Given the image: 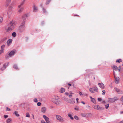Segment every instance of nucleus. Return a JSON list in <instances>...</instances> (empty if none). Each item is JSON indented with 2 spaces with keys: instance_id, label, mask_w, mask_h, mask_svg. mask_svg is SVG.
I'll use <instances>...</instances> for the list:
<instances>
[{
  "instance_id": "obj_30",
  "label": "nucleus",
  "mask_w": 123,
  "mask_h": 123,
  "mask_svg": "<svg viewBox=\"0 0 123 123\" xmlns=\"http://www.w3.org/2000/svg\"><path fill=\"white\" fill-rule=\"evenodd\" d=\"M86 117H90L91 115V114L90 113H86Z\"/></svg>"
},
{
  "instance_id": "obj_36",
  "label": "nucleus",
  "mask_w": 123,
  "mask_h": 123,
  "mask_svg": "<svg viewBox=\"0 0 123 123\" xmlns=\"http://www.w3.org/2000/svg\"><path fill=\"white\" fill-rule=\"evenodd\" d=\"M42 9L43 12L45 13H46V12L45 9L43 7H42Z\"/></svg>"
},
{
  "instance_id": "obj_4",
  "label": "nucleus",
  "mask_w": 123,
  "mask_h": 123,
  "mask_svg": "<svg viewBox=\"0 0 123 123\" xmlns=\"http://www.w3.org/2000/svg\"><path fill=\"white\" fill-rule=\"evenodd\" d=\"M56 118L60 122H63L64 121V118L59 115H56Z\"/></svg>"
},
{
  "instance_id": "obj_33",
  "label": "nucleus",
  "mask_w": 123,
  "mask_h": 123,
  "mask_svg": "<svg viewBox=\"0 0 123 123\" xmlns=\"http://www.w3.org/2000/svg\"><path fill=\"white\" fill-rule=\"evenodd\" d=\"M6 68H5V67L3 65V67H1V70L2 71H3Z\"/></svg>"
},
{
  "instance_id": "obj_9",
  "label": "nucleus",
  "mask_w": 123,
  "mask_h": 123,
  "mask_svg": "<svg viewBox=\"0 0 123 123\" xmlns=\"http://www.w3.org/2000/svg\"><path fill=\"white\" fill-rule=\"evenodd\" d=\"M16 53V51L13 50L11 51L8 54L9 56L10 57H11L13 56L15 53Z\"/></svg>"
},
{
  "instance_id": "obj_40",
  "label": "nucleus",
  "mask_w": 123,
  "mask_h": 123,
  "mask_svg": "<svg viewBox=\"0 0 123 123\" xmlns=\"http://www.w3.org/2000/svg\"><path fill=\"white\" fill-rule=\"evenodd\" d=\"M41 123H46L44 120H41Z\"/></svg>"
},
{
  "instance_id": "obj_54",
  "label": "nucleus",
  "mask_w": 123,
  "mask_h": 123,
  "mask_svg": "<svg viewBox=\"0 0 123 123\" xmlns=\"http://www.w3.org/2000/svg\"><path fill=\"white\" fill-rule=\"evenodd\" d=\"M79 93L80 96H82V93L81 92H79Z\"/></svg>"
},
{
  "instance_id": "obj_53",
  "label": "nucleus",
  "mask_w": 123,
  "mask_h": 123,
  "mask_svg": "<svg viewBox=\"0 0 123 123\" xmlns=\"http://www.w3.org/2000/svg\"><path fill=\"white\" fill-rule=\"evenodd\" d=\"M46 123H50V121H49L48 120V121H46Z\"/></svg>"
},
{
  "instance_id": "obj_58",
  "label": "nucleus",
  "mask_w": 123,
  "mask_h": 123,
  "mask_svg": "<svg viewBox=\"0 0 123 123\" xmlns=\"http://www.w3.org/2000/svg\"><path fill=\"white\" fill-rule=\"evenodd\" d=\"M65 94L66 95H68L69 94L68 93V92H66L65 93Z\"/></svg>"
},
{
  "instance_id": "obj_59",
  "label": "nucleus",
  "mask_w": 123,
  "mask_h": 123,
  "mask_svg": "<svg viewBox=\"0 0 123 123\" xmlns=\"http://www.w3.org/2000/svg\"><path fill=\"white\" fill-rule=\"evenodd\" d=\"M27 17V15H24V16H23V18H24V17Z\"/></svg>"
},
{
  "instance_id": "obj_61",
  "label": "nucleus",
  "mask_w": 123,
  "mask_h": 123,
  "mask_svg": "<svg viewBox=\"0 0 123 123\" xmlns=\"http://www.w3.org/2000/svg\"><path fill=\"white\" fill-rule=\"evenodd\" d=\"M81 103L84 104H85V102L83 101H82Z\"/></svg>"
},
{
  "instance_id": "obj_57",
  "label": "nucleus",
  "mask_w": 123,
  "mask_h": 123,
  "mask_svg": "<svg viewBox=\"0 0 123 123\" xmlns=\"http://www.w3.org/2000/svg\"><path fill=\"white\" fill-rule=\"evenodd\" d=\"M72 95H70L69 96V97L70 98H71V97H72Z\"/></svg>"
},
{
  "instance_id": "obj_39",
  "label": "nucleus",
  "mask_w": 123,
  "mask_h": 123,
  "mask_svg": "<svg viewBox=\"0 0 123 123\" xmlns=\"http://www.w3.org/2000/svg\"><path fill=\"white\" fill-rule=\"evenodd\" d=\"M4 50L2 49H1L0 50V55L4 52Z\"/></svg>"
},
{
  "instance_id": "obj_47",
  "label": "nucleus",
  "mask_w": 123,
  "mask_h": 123,
  "mask_svg": "<svg viewBox=\"0 0 123 123\" xmlns=\"http://www.w3.org/2000/svg\"><path fill=\"white\" fill-rule=\"evenodd\" d=\"M74 109L76 110H78L79 109V108L78 107L76 106L74 108Z\"/></svg>"
},
{
  "instance_id": "obj_37",
  "label": "nucleus",
  "mask_w": 123,
  "mask_h": 123,
  "mask_svg": "<svg viewBox=\"0 0 123 123\" xmlns=\"http://www.w3.org/2000/svg\"><path fill=\"white\" fill-rule=\"evenodd\" d=\"M106 108V109H107L109 107V104H107L105 105V106Z\"/></svg>"
},
{
  "instance_id": "obj_62",
  "label": "nucleus",
  "mask_w": 123,
  "mask_h": 123,
  "mask_svg": "<svg viewBox=\"0 0 123 123\" xmlns=\"http://www.w3.org/2000/svg\"><path fill=\"white\" fill-rule=\"evenodd\" d=\"M68 85H69L70 86H71V84H69V83L68 84Z\"/></svg>"
},
{
  "instance_id": "obj_29",
  "label": "nucleus",
  "mask_w": 123,
  "mask_h": 123,
  "mask_svg": "<svg viewBox=\"0 0 123 123\" xmlns=\"http://www.w3.org/2000/svg\"><path fill=\"white\" fill-rule=\"evenodd\" d=\"M5 47V45H4L3 44V45H2L1 46V49L3 50H4V48Z\"/></svg>"
},
{
  "instance_id": "obj_7",
  "label": "nucleus",
  "mask_w": 123,
  "mask_h": 123,
  "mask_svg": "<svg viewBox=\"0 0 123 123\" xmlns=\"http://www.w3.org/2000/svg\"><path fill=\"white\" fill-rule=\"evenodd\" d=\"M112 68L113 70L116 71L117 70L119 72L120 71L121 69V67L120 66L118 68L117 66H114Z\"/></svg>"
},
{
  "instance_id": "obj_2",
  "label": "nucleus",
  "mask_w": 123,
  "mask_h": 123,
  "mask_svg": "<svg viewBox=\"0 0 123 123\" xmlns=\"http://www.w3.org/2000/svg\"><path fill=\"white\" fill-rule=\"evenodd\" d=\"M89 90L91 93H93L98 92V89L96 87H94L92 88H90Z\"/></svg>"
},
{
  "instance_id": "obj_50",
  "label": "nucleus",
  "mask_w": 123,
  "mask_h": 123,
  "mask_svg": "<svg viewBox=\"0 0 123 123\" xmlns=\"http://www.w3.org/2000/svg\"><path fill=\"white\" fill-rule=\"evenodd\" d=\"M121 100L123 102V96H122L121 97Z\"/></svg>"
},
{
  "instance_id": "obj_43",
  "label": "nucleus",
  "mask_w": 123,
  "mask_h": 123,
  "mask_svg": "<svg viewBox=\"0 0 123 123\" xmlns=\"http://www.w3.org/2000/svg\"><path fill=\"white\" fill-rule=\"evenodd\" d=\"M41 103L40 102H38L37 103V105L38 106H39L41 105Z\"/></svg>"
},
{
  "instance_id": "obj_48",
  "label": "nucleus",
  "mask_w": 123,
  "mask_h": 123,
  "mask_svg": "<svg viewBox=\"0 0 123 123\" xmlns=\"http://www.w3.org/2000/svg\"><path fill=\"white\" fill-rule=\"evenodd\" d=\"M109 87L111 88H113V86L112 84H110L109 85Z\"/></svg>"
},
{
  "instance_id": "obj_22",
  "label": "nucleus",
  "mask_w": 123,
  "mask_h": 123,
  "mask_svg": "<svg viewBox=\"0 0 123 123\" xmlns=\"http://www.w3.org/2000/svg\"><path fill=\"white\" fill-rule=\"evenodd\" d=\"M68 116L70 117V119L71 120H73V117H72V114H69L68 115Z\"/></svg>"
},
{
  "instance_id": "obj_60",
  "label": "nucleus",
  "mask_w": 123,
  "mask_h": 123,
  "mask_svg": "<svg viewBox=\"0 0 123 123\" xmlns=\"http://www.w3.org/2000/svg\"><path fill=\"white\" fill-rule=\"evenodd\" d=\"M120 113L121 114H123V111L120 112Z\"/></svg>"
},
{
  "instance_id": "obj_25",
  "label": "nucleus",
  "mask_w": 123,
  "mask_h": 123,
  "mask_svg": "<svg viewBox=\"0 0 123 123\" xmlns=\"http://www.w3.org/2000/svg\"><path fill=\"white\" fill-rule=\"evenodd\" d=\"M13 114H15L16 116L17 117L19 116V115L18 113V112L17 111H15L14 112Z\"/></svg>"
},
{
  "instance_id": "obj_15",
  "label": "nucleus",
  "mask_w": 123,
  "mask_h": 123,
  "mask_svg": "<svg viewBox=\"0 0 123 123\" xmlns=\"http://www.w3.org/2000/svg\"><path fill=\"white\" fill-rule=\"evenodd\" d=\"M46 108L45 107H43L42 108L41 111V112L45 113L46 111Z\"/></svg>"
},
{
  "instance_id": "obj_46",
  "label": "nucleus",
  "mask_w": 123,
  "mask_h": 123,
  "mask_svg": "<svg viewBox=\"0 0 123 123\" xmlns=\"http://www.w3.org/2000/svg\"><path fill=\"white\" fill-rule=\"evenodd\" d=\"M102 92L103 93H102V94L103 95H104L105 93V90H103L102 91Z\"/></svg>"
},
{
  "instance_id": "obj_10",
  "label": "nucleus",
  "mask_w": 123,
  "mask_h": 123,
  "mask_svg": "<svg viewBox=\"0 0 123 123\" xmlns=\"http://www.w3.org/2000/svg\"><path fill=\"white\" fill-rule=\"evenodd\" d=\"M98 85L99 87L101 89H103L105 88V86L104 84L102 83H98Z\"/></svg>"
},
{
  "instance_id": "obj_42",
  "label": "nucleus",
  "mask_w": 123,
  "mask_h": 123,
  "mask_svg": "<svg viewBox=\"0 0 123 123\" xmlns=\"http://www.w3.org/2000/svg\"><path fill=\"white\" fill-rule=\"evenodd\" d=\"M50 1V0H48L46 2V4H49Z\"/></svg>"
},
{
  "instance_id": "obj_38",
  "label": "nucleus",
  "mask_w": 123,
  "mask_h": 123,
  "mask_svg": "<svg viewBox=\"0 0 123 123\" xmlns=\"http://www.w3.org/2000/svg\"><path fill=\"white\" fill-rule=\"evenodd\" d=\"M74 118L78 120V119L79 118L77 116H75L74 117Z\"/></svg>"
},
{
  "instance_id": "obj_19",
  "label": "nucleus",
  "mask_w": 123,
  "mask_h": 123,
  "mask_svg": "<svg viewBox=\"0 0 123 123\" xmlns=\"http://www.w3.org/2000/svg\"><path fill=\"white\" fill-rule=\"evenodd\" d=\"M62 99L63 100L65 101L68 102L67 101L68 100V99L66 97H62Z\"/></svg>"
},
{
  "instance_id": "obj_34",
  "label": "nucleus",
  "mask_w": 123,
  "mask_h": 123,
  "mask_svg": "<svg viewBox=\"0 0 123 123\" xmlns=\"http://www.w3.org/2000/svg\"><path fill=\"white\" fill-rule=\"evenodd\" d=\"M26 117H30V116L29 115V113H26Z\"/></svg>"
},
{
  "instance_id": "obj_23",
  "label": "nucleus",
  "mask_w": 123,
  "mask_h": 123,
  "mask_svg": "<svg viewBox=\"0 0 123 123\" xmlns=\"http://www.w3.org/2000/svg\"><path fill=\"white\" fill-rule=\"evenodd\" d=\"M25 23V20L24 19L23 20V22L21 23V25L20 26H25L24 25Z\"/></svg>"
},
{
  "instance_id": "obj_8",
  "label": "nucleus",
  "mask_w": 123,
  "mask_h": 123,
  "mask_svg": "<svg viewBox=\"0 0 123 123\" xmlns=\"http://www.w3.org/2000/svg\"><path fill=\"white\" fill-rule=\"evenodd\" d=\"M68 103L73 104L75 102V100L74 98H72L70 99H68Z\"/></svg>"
},
{
  "instance_id": "obj_26",
  "label": "nucleus",
  "mask_w": 123,
  "mask_h": 123,
  "mask_svg": "<svg viewBox=\"0 0 123 123\" xmlns=\"http://www.w3.org/2000/svg\"><path fill=\"white\" fill-rule=\"evenodd\" d=\"M13 67L16 70H17L18 69V67L17 65L16 64H14L13 65Z\"/></svg>"
},
{
  "instance_id": "obj_1",
  "label": "nucleus",
  "mask_w": 123,
  "mask_h": 123,
  "mask_svg": "<svg viewBox=\"0 0 123 123\" xmlns=\"http://www.w3.org/2000/svg\"><path fill=\"white\" fill-rule=\"evenodd\" d=\"M8 27L6 29V32H9L13 30L15 27V22L13 21H10L7 25Z\"/></svg>"
},
{
  "instance_id": "obj_51",
  "label": "nucleus",
  "mask_w": 123,
  "mask_h": 123,
  "mask_svg": "<svg viewBox=\"0 0 123 123\" xmlns=\"http://www.w3.org/2000/svg\"><path fill=\"white\" fill-rule=\"evenodd\" d=\"M87 94L86 93V94H82V96H86L87 95Z\"/></svg>"
},
{
  "instance_id": "obj_63",
  "label": "nucleus",
  "mask_w": 123,
  "mask_h": 123,
  "mask_svg": "<svg viewBox=\"0 0 123 123\" xmlns=\"http://www.w3.org/2000/svg\"><path fill=\"white\" fill-rule=\"evenodd\" d=\"M120 123H123V121H121Z\"/></svg>"
},
{
  "instance_id": "obj_24",
  "label": "nucleus",
  "mask_w": 123,
  "mask_h": 123,
  "mask_svg": "<svg viewBox=\"0 0 123 123\" xmlns=\"http://www.w3.org/2000/svg\"><path fill=\"white\" fill-rule=\"evenodd\" d=\"M65 91V89L64 88H62L61 89L60 92L61 93H63Z\"/></svg>"
},
{
  "instance_id": "obj_16",
  "label": "nucleus",
  "mask_w": 123,
  "mask_h": 123,
  "mask_svg": "<svg viewBox=\"0 0 123 123\" xmlns=\"http://www.w3.org/2000/svg\"><path fill=\"white\" fill-rule=\"evenodd\" d=\"M108 102L110 103H113L115 102L113 98H109L108 99Z\"/></svg>"
},
{
  "instance_id": "obj_31",
  "label": "nucleus",
  "mask_w": 123,
  "mask_h": 123,
  "mask_svg": "<svg viewBox=\"0 0 123 123\" xmlns=\"http://www.w3.org/2000/svg\"><path fill=\"white\" fill-rule=\"evenodd\" d=\"M114 89L116 91L118 92L119 91V90L117 88L115 87Z\"/></svg>"
},
{
  "instance_id": "obj_14",
  "label": "nucleus",
  "mask_w": 123,
  "mask_h": 123,
  "mask_svg": "<svg viewBox=\"0 0 123 123\" xmlns=\"http://www.w3.org/2000/svg\"><path fill=\"white\" fill-rule=\"evenodd\" d=\"M120 79V78L119 77H116L115 78V83L117 84L119 82V80Z\"/></svg>"
},
{
  "instance_id": "obj_49",
  "label": "nucleus",
  "mask_w": 123,
  "mask_h": 123,
  "mask_svg": "<svg viewBox=\"0 0 123 123\" xmlns=\"http://www.w3.org/2000/svg\"><path fill=\"white\" fill-rule=\"evenodd\" d=\"M98 100L99 101H101L102 99L101 98H98Z\"/></svg>"
},
{
  "instance_id": "obj_5",
  "label": "nucleus",
  "mask_w": 123,
  "mask_h": 123,
  "mask_svg": "<svg viewBox=\"0 0 123 123\" xmlns=\"http://www.w3.org/2000/svg\"><path fill=\"white\" fill-rule=\"evenodd\" d=\"M93 107L94 109L99 110H101L104 109L102 107L98 105H94L93 106Z\"/></svg>"
},
{
  "instance_id": "obj_3",
  "label": "nucleus",
  "mask_w": 123,
  "mask_h": 123,
  "mask_svg": "<svg viewBox=\"0 0 123 123\" xmlns=\"http://www.w3.org/2000/svg\"><path fill=\"white\" fill-rule=\"evenodd\" d=\"M57 97L58 98L57 99H56L55 98H53L52 99V101L56 104L57 105H60V101L58 100L59 99V98L58 97V96H57Z\"/></svg>"
},
{
  "instance_id": "obj_45",
  "label": "nucleus",
  "mask_w": 123,
  "mask_h": 123,
  "mask_svg": "<svg viewBox=\"0 0 123 123\" xmlns=\"http://www.w3.org/2000/svg\"><path fill=\"white\" fill-rule=\"evenodd\" d=\"M3 19L2 18V17H0V23L1 22L3 21Z\"/></svg>"
},
{
  "instance_id": "obj_21",
  "label": "nucleus",
  "mask_w": 123,
  "mask_h": 123,
  "mask_svg": "<svg viewBox=\"0 0 123 123\" xmlns=\"http://www.w3.org/2000/svg\"><path fill=\"white\" fill-rule=\"evenodd\" d=\"M12 120L11 118H9L8 119L6 120V122L7 123H9L11 122Z\"/></svg>"
},
{
  "instance_id": "obj_28",
  "label": "nucleus",
  "mask_w": 123,
  "mask_h": 123,
  "mask_svg": "<svg viewBox=\"0 0 123 123\" xmlns=\"http://www.w3.org/2000/svg\"><path fill=\"white\" fill-rule=\"evenodd\" d=\"M122 62L121 60L120 59H118L116 60V62L120 63Z\"/></svg>"
},
{
  "instance_id": "obj_64",
  "label": "nucleus",
  "mask_w": 123,
  "mask_h": 123,
  "mask_svg": "<svg viewBox=\"0 0 123 123\" xmlns=\"http://www.w3.org/2000/svg\"><path fill=\"white\" fill-rule=\"evenodd\" d=\"M44 22H43H43H42V24H44Z\"/></svg>"
},
{
  "instance_id": "obj_13",
  "label": "nucleus",
  "mask_w": 123,
  "mask_h": 123,
  "mask_svg": "<svg viewBox=\"0 0 123 123\" xmlns=\"http://www.w3.org/2000/svg\"><path fill=\"white\" fill-rule=\"evenodd\" d=\"M12 39H9L7 41V43L8 46H9L12 43Z\"/></svg>"
},
{
  "instance_id": "obj_56",
  "label": "nucleus",
  "mask_w": 123,
  "mask_h": 123,
  "mask_svg": "<svg viewBox=\"0 0 123 123\" xmlns=\"http://www.w3.org/2000/svg\"><path fill=\"white\" fill-rule=\"evenodd\" d=\"M76 101H77V103H79V102H78V100H79V99L78 98H77L76 99Z\"/></svg>"
},
{
  "instance_id": "obj_18",
  "label": "nucleus",
  "mask_w": 123,
  "mask_h": 123,
  "mask_svg": "<svg viewBox=\"0 0 123 123\" xmlns=\"http://www.w3.org/2000/svg\"><path fill=\"white\" fill-rule=\"evenodd\" d=\"M9 63L7 62L4 64L3 65L5 67V68H6V67H8L9 65Z\"/></svg>"
},
{
  "instance_id": "obj_17",
  "label": "nucleus",
  "mask_w": 123,
  "mask_h": 123,
  "mask_svg": "<svg viewBox=\"0 0 123 123\" xmlns=\"http://www.w3.org/2000/svg\"><path fill=\"white\" fill-rule=\"evenodd\" d=\"M90 97L91 99L92 102L94 103H95L96 102L95 99L94 98H92V97L91 96H90Z\"/></svg>"
},
{
  "instance_id": "obj_35",
  "label": "nucleus",
  "mask_w": 123,
  "mask_h": 123,
  "mask_svg": "<svg viewBox=\"0 0 123 123\" xmlns=\"http://www.w3.org/2000/svg\"><path fill=\"white\" fill-rule=\"evenodd\" d=\"M16 35V34L15 32H14L12 33V36L14 37H15Z\"/></svg>"
},
{
  "instance_id": "obj_52",
  "label": "nucleus",
  "mask_w": 123,
  "mask_h": 123,
  "mask_svg": "<svg viewBox=\"0 0 123 123\" xmlns=\"http://www.w3.org/2000/svg\"><path fill=\"white\" fill-rule=\"evenodd\" d=\"M10 110H10V109L8 107L7 108H6V110L7 111H10Z\"/></svg>"
},
{
  "instance_id": "obj_12",
  "label": "nucleus",
  "mask_w": 123,
  "mask_h": 123,
  "mask_svg": "<svg viewBox=\"0 0 123 123\" xmlns=\"http://www.w3.org/2000/svg\"><path fill=\"white\" fill-rule=\"evenodd\" d=\"M33 11L34 12H37L38 11V9L37 7L35 5H34L33 6Z\"/></svg>"
},
{
  "instance_id": "obj_20",
  "label": "nucleus",
  "mask_w": 123,
  "mask_h": 123,
  "mask_svg": "<svg viewBox=\"0 0 123 123\" xmlns=\"http://www.w3.org/2000/svg\"><path fill=\"white\" fill-rule=\"evenodd\" d=\"M43 117L46 121L48 120L49 119V118L45 115H43Z\"/></svg>"
},
{
  "instance_id": "obj_44",
  "label": "nucleus",
  "mask_w": 123,
  "mask_h": 123,
  "mask_svg": "<svg viewBox=\"0 0 123 123\" xmlns=\"http://www.w3.org/2000/svg\"><path fill=\"white\" fill-rule=\"evenodd\" d=\"M34 101L35 102H38V100L37 98H35L34 99Z\"/></svg>"
},
{
  "instance_id": "obj_32",
  "label": "nucleus",
  "mask_w": 123,
  "mask_h": 123,
  "mask_svg": "<svg viewBox=\"0 0 123 123\" xmlns=\"http://www.w3.org/2000/svg\"><path fill=\"white\" fill-rule=\"evenodd\" d=\"M113 98L114 100L115 101V102L116 101L118 100V99L116 97H115Z\"/></svg>"
},
{
  "instance_id": "obj_6",
  "label": "nucleus",
  "mask_w": 123,
  "mask_h": 123,
  "mask_svg": "<svg viewBox=\"0 0 123 123\" xmlns=\"http://www.w3.org/2000/svg\"><path fill=\"white\" fill-rule=\"evenodd\" d=\"M25 0H23V2L20 5H19L18 6V8L19 9L18 10V11L19 13L21 12L23 9V8L21 7V6L23 5V2H24Z\"/></svg>"
},
{
  "instance_id": "obj_55",
  "label": "nucleus",
  "mask_w": 123,
  "mask_h": 123,
  "mask_svg": "<svg viewBox=\"0 0 123 123\" xmlns=\"http://www.w3.org/2000/svg\"><path fill=\"white\" fill-rule=\"evenodd\" d=\"M11 0H7V2H8V3H9L10 2V1Z\"/></svg>"
},
{
  "instance_id": "obj_27",
  "label": "nucleus",
  "mask_w": 123,
  "mask_h": 123,
  "mask_svg": "<svg viewBox=\"0 0 123 123\" xmlns=\"http://www.w3.org/2000/svg\"><path fill=\"white\" fill-rule=\"evenodd\" d=\"M81 115L82 117H86V113H81Z\"/></svg>"
},
{
  "instance_id": "obj_41",
  "label": "nucleus",
  "mask_w": 123,
  "mask_h": 123,
  "mask_svg": "<svg viewBox=\"0 0 123 123\" xmlns=\"http://www.w3.org/2000/svg\"><path fill=\"white\" fill-rule=\"evenodd\" d=\"M4 117L5 119H6L8 117V116L7 115H4Z\"/></svg>"
},
{
  "instance_id": "obj_11",
  "label": "nucleus",
  "mask_w": 123,
  "mask_h": 123,
  "mask_svg": "<svg viewBox=\"0 0 123 123\" xmlns=\"http://www.w3.org/2000/svg\"><path fill=\"white\" fill-rule=\"evenodd\" d=\"M25 30V27L22 26H20L19 28V31L22 32L24 31Z\"/></svg>"
}]
</instances>
